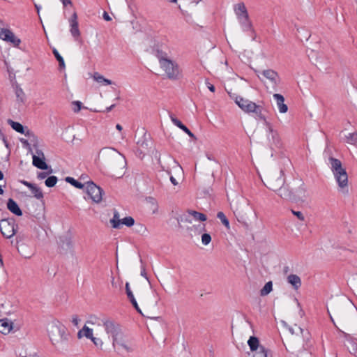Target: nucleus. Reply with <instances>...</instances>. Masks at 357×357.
I'll list each match as a JSON object with an SVG mask.
<instances>
[{"instance_id": "18", "label": "nucleus", "mask_w": 357, "mask_h": 357, "mask_svg": "<svg viewBox=\"0 0 357 357\" xmlns=\"http://www.w3.org/2000/svg\"><path fill=\"white\" fill-rule=\"evenodd\" d=\"M334 176H335V179L338 183V185L340 188H344L347 185L348 176H347V172L345 169L343 171L337 172V173H335Z\"/></svg>"}, {"instance_id": "50", "label": "nucleus", "mask_w": 357, "mask_h": 357, "mask_svg": "<svg viewBox=\"0 0 357 357\" xmlns=\"http://www.w3.org/2000/svg\"><path fill=\"white\" fill-rule=\"evenodd\" d=\"M102 17L105 21H111L112 20V18L110 17V16L106 11H105L103 13Z\"/></svg>"}, {"instance_id": "61", "label": "nucleus", "mask_w": 357, "mask_h": 357, "mask_svg": "<svg viewBox=\"0 0 357 357\" xmlns=\"http://www.w3.org/2000/svg\"><path fill=\"white\" fill-rule=\"evenodd\" d=\"M116 128L119 131H121L123 129L122 126L120 124H117L116 126Z\"/></svg>"}, {"instance_id": "26", "label": "nucleus", "mask_w": 357, "mask_h": 357, "mask_svg": "<svg viewBox=\"0 0 357 357\" xmlns=\"http://www.w3.org/2000/svg\"><path fill=\"white\" fill-rule=\"evenodd\" d=\"M248 344L251 349L252 351L254 353L255 351H259V347H261V345H259V340L256 337H250V339L248 341Z\"/></svg>"}, {"instance_id": "24", "label": "nucleus", "mask_w": 357, "mask_h": 357, "mask_svg": "<svg viewBox=\"0 0 357 357\" xmlns=\"http://www.w3.org/2000/svg\"><path fill=\"white\" fill-rule=\"evenodd\" d=\"M287 281L295 289H298L301 286V280L299 276L295 274H291L287 277Z\"/></svg>"}, {"instance_id": "63", "label": "nucleus", "mask_w": 357, "mask_h": 357, "mask_svg": "<svg viewBox=\"0 0 357 357\" xmlns=\"http://www.w3.org/2000/svg\"><path fill=\"white\" fill-rule=\"evenodd\" d=\"M3 190L2 188V187L0 185V195H3Z\"/></svg>"}, {"instance_id": "19", "label": "nucleus", "mask_w": 357, "mask_h": 357, "mask_svg": "<svg viewBox=\"0 0 357 357\" xmlns=\"http://www.w3.org/2000/svg\"><path fill=\"white\" fill-rule=\"evenodd\" d=\"M7 208L13 214H15V215H16L17 216L22 215V210L20 208V207H19L18 204H17V202L14 199H13L12 198H10L8 200Z\"/></svg>"}, {"instance_id": "40", "label": "nucleus", "mask_w": 357, "mask_h": 357, "mask_svg": "<svg viewBox=\"0 0 357 357\" xmlns=\"http://www.w3.org/2000/svg\"><path fill=\"white\" fill-rule=\"evenodd\" d=\"M121 224L125 225L127 227H132L135 224V220L131 216L126 217L121 220Z\"/></svg>"}, {"instance_id": "49", "label": "nucleus", "mask_w": 357, "mask_h": 357, "mask_svg": "<svg viewBox=\"0 0 357 357\" xmlns=\"http://www.w3.org/2000/svg\"><path fill=\"white\" fill-rule=\"evenodd\" d=\"M63 6L66 7L68 5H70V6H72L73 5V2L71 1V0H60Z\"/></svg>"}, {"instance_id": "13", "label": "nucleus", "mask_w": 357, "mask_h": 357, "mask_svg": "<svg viewBox=\"0 0 357 357\" xmlns=\"http://www.w3.org/2000/svg\"><path fill=\"white\" fill-rule=\"evenodd\" d=\"M69 23L70 29V31L71 35L75 38V40H77L80 36V31L79 29V24L77 21V15L76 12L72 15L70 18L69 19Z\"/></svg>"}, {"instance_id": "32", "label": "nucleus", "mask_w": 357, "mask_h": 357, "mask_svg": "<svg viewBox=\"0 0 357 357\" xmlns=\"http://www.w3.org/2000/svg\"><path fill=\"white\" fill-rule=\"evenodd\" d=\"M253 357H271V356L268 355V349L264 347H260L259 351L254 353Z\"/></svg>"}, {"instance_id": "64", "label": "nucleus", "mask_w": 357, "mask_h": 357, "mask_svg": "<svg viewBox=\"0 0 357 357\" xmlns=\"http://www.w3.org/2000/svg\"><path fill=\"white\" fill-rule=\"evenodd\" d=\"M146 318L148 319H150L151 320L152 319H158L159 317H146Z\"/></svg>"}, {"instance_id": "53", "label": "nucleus", "mask_w": 357, "mask_h": 357, "mask_svg": "<svg viewBox=\"0 0 357 357\" xmlns=\"http://www.w3.org/2000/svg\"><path fill=\"white\" fill-rule=\"evenodd\" d=\"M36 156H39L40 158H45L43 152L40 149H37L36 151Z\"/></svg>"}, {"instance_id": "12", "label": "nucleus", "mask_w": 357, "mask_h": 357, "mask_svg": "<svg viewBox=\"0 0 357 357\" xmlns=\"http://www.w3.org/2000/svg\"><path fill=\"white\" fill-rule=\"evenodd\" d=\"M235 102L243 111L247 113H250L257 108V105L255 102L240 96L236 97Z\"/></svg>"}, {"instance_id": "21", "label": "nucleus", "mask_w": 357, "mask_h": 357, "mask_svg": "<svg viewBox=\"0 0 357 357\" xmlns=\"http://www.w3.org/2000/svg\"><path fill=\"white\" fill-rule=\"evenodd\" d=\"M77 337L79 339L86 337V338L91 339L95 344H97L96 337L93 336V330L86 326H84L83 328L78 332Z\"/></svg>"}, {"instance_id": "6", "label": "nucleus", "mask_w": 357, "mask_h": 357, "mask_svg": "<svg viewBox=\"0 0 357 357\" xmlns=\"http://www.w3.org/2000/svg\"><path fill=\"white\" fill-rule=\"evenodd\" d=\"M47 332L53 344H57L68 340L66 328L58 321H54L47 325Z\"/></svg>"}, {"instance_id": "36", "label": "nucleus", "mask_w": 357, "mask_h": 357, "mask_svg": "<svg viewBox=\"0 0 357 357\" xmlns=\"http://www.w3.org/2000/svg\"><path fill=\"white\" fill-rule=\"evenodd\" d=\"M57 181L58 179L56 176H50L45 180V183L47 187L52 188L56 185Z\"/></svg>"}, {"instance_id": "43", "label": "nucleus", "mask_w": 357, "mask_h": 357, "mask_svg": "<svg viewBox=\"0 0 357 357\" xmlns=\"http://www.w3.org/2000/svg\"><path fill=\"white\" fill-rule=\"evenodd\" d=\"M292 213L296 215L300 220L304 221L305 220V216L301 211H295L294 210H291Z\"/></svg>"}, {"instance_id": "38", "label": "nucleus", "mask_w": 357, "mask_h": 357, "mask_svg": "<svg viewBox=\"0 0 357 357\" xmlns=\"http://www.w3.org/2000/svg\"><path fill=\"white\" fill-rule=\"evenodd\" d=\"M346 142L351 144H355L357 142V132L349 133L347 135Z\"/></svg>"}, {"instance_id": "48", "label": "nucleus", "mask_w": 357, "mask_h": 357, "mask_svg": "<svg viewBox=\"0 0 357 357\" xmlns=\"http://www.w3.org/2000/svg\"><path fill=\"white\" fill-rule=\"evenodd\" d=\"M206 84L208 89L211 92H215V86L212 84H211L208 80H206Z\"/></svg>"}, {"instance_id": "45", "label": "nucleus", "mask_w": 357, "mask_h": 357, "mask_svg": "<svg viewBox=\"0 0 357 357\" xmlns=\"http://www.w3.org/2000/svg\"><path fill=\"white\" fill-rule=\"evenodd\" d=\"M126 291L128 298L132 297V296H134L132 291L130 290L129 282L126 283Z\"/></svg>"}, {"instance_id": "11", "label": "nucleus", "mask_w": 357, "mask_h": 357, "mask_svg": "<svg viewBox=\"0 0 357 357\" xmlns=\"http://www.w3.org/2000/svg\"><path fill=\"white\" fill-rule=\"evenodd\" d=\"M0 39L12 43L15 47H18L21 43L20 39L17 38L10 30L4 28L0 29Z\"/></svg>"}, {"instance_id": "57", "label": "nucleus", "mask_w": 357, "mask_h": 357, "mask_svg": "<svg viewBox=\"0 0 357 357\" xmlns=\"http://www.w3.org/2000/svg\"><path fill=\"white\" fill-rule=\"evenodd\" d=\"M139 231H145L146 230V227L142 225H139Z\"/></svg>"}, {"instance_id": "27", "label": "nucleus", "mask_w": 357, "mask_h": 357, "mask_svg": "<svg viewBox=\"0 0 357 357\" xmlns=\"http://www.w3.org/2000/svg\"><path fill=\"white\" fill-rule=\"evenodd\" d=\"M346 346L350 354L355 355L357 353V343L351 337L347 340Z\"/></svg>"}, {"instance_id": "42", "label": "nucleus", "mask_w": 357, "mask_h": 357, "mask_svg": "<svg viewBox=\"0 0 357 357\" xmlns=\"http://www.w3.org/2000/svg\"><path fill=\"white\" fill-rule=\"evenodd\" d=\"M128 299L130 301V303L132 304V305L134 306V307L135 308L137 312H142V310H140L134 296H132V297H129Z\"/></svg>"}, {"instance_id": "44", "label": "nucleus", "mask_w": 357, "mask_h": 357, "mask_svg": "<svg viewBox=\"0 0 357 357\" xmlns=\"http://www.w3.org/2000/svg\"><path fill=\"white\" fill-rule=\"evenodd\" d=\"M73 105L76 106V107L73 109L75 112H78L81 109L82 102L80 101H73Z\"/></svg>"}, {"instance_id": "22", "label": "nucleus", "mask_w": 357, "mask_h": 357, "mask_svg": "<svg viewBox=\"0 0 357 357\" xmlns=\"http://www.w3.org/2000/svg\"><path fill=\"white\" fill-rule=\"evenodd\" d=\"M170 119L172 121V123L178 127L180 129H181L183 131H184L186 134H188L190 137L195 138L194 134L185 126L182 123V122L178 120L176 117H175L174 115H170Z\"/></svg>"}, {"instance_id": "59", "label": "nucleus", "mask_w": 357, "mask_h": 357, "mask_svg": "<svg viewBox=\"0 0 357 357\" xmlns=\"http://www.w3.org/2000/svg\"><path fill=\"white\" fill-rule=\"evenodd\" d=\"M245 323L246 324H248L251 329L252 328V325L251 322L248 319H247L245 317Z\"/></svg>"}, {"instance_id": "7", "label": "nucleus", "mask_w": 357, "mask_h": 357, "mask_svg": "<svg viewBox=\"0 0 357 357\" xmlns=\"http://www.w3.org/2000/svg\"><path fill=\"white\" fill-rule=\"evenodd\" d=\"M234 12L244 31L252 30V24L249 20L247 8L244 3L241 2L235 5Z\"/></svg>"}, {"instance_id": "20", "label": "nucleus", "mask_w": 357, "mask_h": 357, "mask_svg": "<svg viewBox=\"0 0 357 357\" xmlns=\"http://www.w3.org/2000/svg\"><path fill=\"white\" fill-rule=\"evenodd\" d=\"M273 98L276 100L278 107L279 109L280 112L285 113L288 110V107L286 104L284 103V98L283 96L279 93L273 94Z\"/></svg>"}, {"instance_id": "58", "label": "nucleus", "mask_w": 357, "mask_h": 357, "mask_svg": "<svg viewBox=\"0 0 357 357\" xmlns=\"http://www.w3.org/2000/svg\"><path fill=\"white\" fill-rule=\"evenodd\" d=\"M114 107H115V104H113V105H110L109 107H107L106 108V112H110Z\"/></svg>"}, {"instance_id": "9", "label": "nucleus", "mask_w": 357, "mask_h": 357, "mask_svg": "<svg viewBox=\"0 0 357 357\" xmlns=\"http://www.w3.org/2000/svg\"><path fill=\"white\" fill-rule=\"evenodd\" d=\"M86 191L90 199L96 203L102 200L103 190L92 181L86 183Z\"/></svg>"}, {"instance_id": "4", "label": "nucleus", "mask_w": 357, "mask_h": 357, "mask_svg": "<svg viewBox=\"0 0 357 357\" xmlns=\"http://www.w3.org/2000/svg\"><path fill=\"white\" fill-rule=\"evenodd\" d=\"M156 57L158 59L160 68L165 71L169 79L176 80L181 76V69L178 64L169 58L167 54L158 50Z\"/></svg>"}, {"instance_id": "25", "label": "nucleus", "mask_w": 357, "mask_h": 357, "mask_svg": "<svg viewBox=\"0 0 357 357\" xmlns=\"http://www.w3.org/2000/svg\"><path fill=\"white\" fill-rule=\"evenodd\" d=\"M331 169L333 174L337 173V172H341L344 170L342 167L341 161L338 159L331 158H330Z\"/></svg>"}, {"instance_id": "10", "label": "nucleus", "mask_w": 357, "mask_h": 357, "mask_svg": "<svg viewBox=\"0 0 357 357\" xmlns=\"http://www.w3.org/2000/svg\"><path fill=\"white\" fill-rule=\"evenodd\" d=\"M266 127L268 130V145L271 149L279 148L281 145L280 139L277 131L274 130L269 122H266Z\"/></svg>"}, {"instance_id": "16", "label": "nucleus", "mask_w": 357, "mask_h": 357, "mask_svg": "<svg viewBox=\"0 0 357 357\" xmlns=\"http://www.w3.org/2000/svg\"><path fill=\"white\" fill-rule=\"evenodd\" d=\"M18 241L16 243V247L17 248L18 252L24 258L30 259L34 254L33 250L25 243H22L20 245H17Z\"/></svg>"}, {"instance_id": "37", "label": "nucleus", "mask_w": 357, "mask_h": 357, "mask_svg": "<svg viewBox=\"0 0 357 357\" xmlns=\"http://www.w3.org/2000/svg\"><path fill=\"white\" fill-rule=\"evenodd\" d=\"M217 218L220 220L222 223L227 228L229 227V222L223 212L220 211L217 214Z\"/></svg>"}, {"instance_id": "28", "label": "nucleus", "mask_w": 357, "mask_h": 357, "mask_svg": "<svg viewBox=\"0 0 357 357\" xmlns=\"http://www.w3.org/2000/svg\"><path fill=\"white\" fill-rule=\"evenodd\" d=\"M188 213L192 215L195 220L204 222L206 221L207 219L206 215L205 214L193 210H188Z\"/></svg>"}, {"instance_id": "3", "label": "nucleus", "mask_w": 357, "mask_h": 357, "mask_svg": "<svg viewBox=\"0 0 357 357\" xmlns=\"http://www.w3.org/2000/svg\"><path fill=\"white\" fill-rule=\"evenodd\" d=\"M103 326L107 334L112 337L114 347L121 351L125 349L127 351H130L126 344L125 337L121 331V326L113 320L106 319L103 321Z\"/></svg>"}, {"instance_id": "8", "label": "nucleus", "mask_w": 357, "mask_h": 357, "mask_svg": "<svg viewBox=\"0 0 357 357\" xmlns=\"http://www.w3.org/2000/svg\"><path fill=\"white\" fill-rule=\"evenodd\" d=\"M16 227L17 226L15 225L13 219H3L0 220V231L7 238H10L15 234Z\"/></svg>"}, {"instance_id": "23", "label": "nucleus", "mask_w": 357, "mask_h": 357, "mask_svg": "<svg viewBox=\"0 0 357 357\" xmlns=\"http://www.w3.org/2000/svg\"><path fill=\"white\" fill-rule=\"evenodd\" d=\"M45 160V158H40L36 155H33V165L40 169L46 170L49 168Z\"/></svg>"}, {"instance_id": "2", "label": "nucleus", "mask_w": 357, "mask_h": 357, "mask_svg": "<svg viewBox=\"0 0 357 357\" xmlns=\"http://www.w3.org/2000/svg\"><path fill=\"white\" fill-rule=\"evenodd\" d=\"M105 165L116 174L121 177L124 174L126 160L123 155L113 148H103L100 151Z\"/></svg>"}, {"instance_id": "62", "label": "nucleus", "mask_w": 357, "mask_h": 357, "mask_svg": "<svg viewBox=\"0 0 357 357\" xmlns=\"http://www.w3.org/2000/svg\"><path fill=\"white\" fill-rule=\"evenodd\" d=\"M3 178V174L2 173V172L0 170V180H2Z\"/></svg>"}, {"instance_id": "56", "label": "nucleus", "mask_w": 357, "mask_h": 357, "mask_svg": "<svg viewBox=\"0 0 357 357\" xmlns=\"http://www.w3.org/2000/svg\"><path fill=\"white\" fill-rule=\"evenodd\" d=\"M21 94H24L22 89H18V90H17V91H16V95H17V97H20V96Z\"/></svg>"}, {"instance_id": "47", "label": "nucleus", "mask_w": 357, "mask_h": 357, "mask_svg": "<svg viewBox=\"0 0 357 357\" xmlns=\"http://www.w3.org/2000/svg\"><path fill=\"white\" fill-rule=\"evenodd\" d=\"M21 183H22L23 185H24L25 186L28 187L30 190L32 189V188L35 185L34 184L31 183H29L26 181H24V180H22L20 181Z\"/></svg>"}, {"instance_id": "17", "label": "nucleus", "mask_w": 357, "mask_h": 357, "mask_svg": "<svg viewBox=\"0 0 357 357\" xmlns=\"http://www.w3.org/2000/svg\"><path fill=\"white\" fill-rule=\"evenodd\" d=\"M13 328V322L8 319H0V332L3 335H7L11 332Z\"/></svg>"}, {"instance_id": "46", "label": "nucleus", "mask_w": 357, "mask_h": 357, "mask_svg": "<svg viewBox=\"0 0 357 357\" xmlns=\"http://www.w3.org/2000/svg\"><path fill=\"white\" fill-rule=\"evenodd\" d=\"M52 170L51 169L50 172H40V173H38L37 177H38V179H40V180L44 179V178H45L47 176V175L50 173L52 172Z\"/></svg>"}, {"instance_id": "39", "label": "nucleus", "mask_w": 357, "mask_h": 357, "mask_svg": "<svg viewBox=\"0 0 357 357\" xmlns=\"http://www.w3.org/2000/svg\"><path fill=\"white\" fill-rule=\"evenodd\" d=\"M31 190L36 199H40L43 198V194L41 190L36 185H34Z\"/></svg>"}, {"instance_id": "51", "label": "nucleus", "mask_w": 357, "mask_h": 357, "mask_svg": "<svg viewBox=\"0 0 357 357\" xmlns=\"http://www.w3.org/2000/svg\"><path fill=\"white\" fill-rule=\"evenodd\" d=\"M79 321L80 320L77 317H73L72 322L75 326H78Z\"/></svg>"}, {"instance_id": "41", "label": "nucleus", "mask_w": 357, "mask_h": 357, "mask_svg": "<svg viewBox=\"0 0 357 357\" xmlns=\"http://www.w3.org/2000/svg\"><path fill=\"white\" fill-rule=\"evenodd\" d=\"M211 241V237L208 234H204L202 236V242L204 245H208Z\"/></svg>"}, {"instance_id": "29", "label": "nucleus", "mask_w": 357, "mask_h": 357, "mask_svg": "<svg viewBox=\"0 0 357 357\" xmlns=\"http://www.w3.org/2000/svg\"><path fill=\"white\" fill-rule=\"evenodd\" d=\"M121 220L119 212L116 210H114V216L110 220V223L112 224V227L114 229H119L120 227Z\"/></svg>"}, {"instance_id": "54", "label": "nucleus", "mask_w": 357, "mask_h": 357, "mask_svg": "<svg viewBox=\"0 0 357 357\" xmlns=\"http://www.w3.org/2000/svg\"><path fill=\"white\" fill-rule=\"evenodd\" d=\"M170 181L174 185H177L178 183L173 176H170Z\"/></svg>"}, {"instance_id": "5", "label": "nucleus", "mask_w": 357, "mask_h": 357, "mask_svg": "<svg viewBox=\"0 0 357 357\" xmlns=\"http://www.w3.org/2000/svg\"><path fill=\"white\" fill-rule=\"evenodd\" d=\"M303 318L302 314H297V316L289 319V321L295 326V328L289 326L285 321H281L284 326L288 328L291 334V336L287 340L288 346L291 349L295 347L294 342L296 340L301 343V337L300 335H301L303 338L305 337L306 335H307V333H306L305 335L303 334V330L301 327V320L303 319Z\"/></svg>"}, {"instance_id": "30", "label": "nucleus", "mask_w": 357, "mask_h": 357, "mask_svg": "<svg viewBox=\"0 0 357 357\" xmlns=\"http://www.w3.org/2000/svg\"><path fill=\"white\" fill-rule=\"evenodd\" d=\"M65 180H66V181L67 183H70L72 185H73L74 187H75V188H77L78 189H82L85 186L84 184H82V183L77 181V180L73 178V177L68 176V177L66 178Z\"/></svg>"}, {"instance_id": "52", "label": "nucleus", "mask_w": 357, "mask_h": 357, "mask_svg": "<svg viewBox=\"0 0 357 357\" xmlns=\"http://www.w3.org/2000/svg\"><path fill=\"white\" fill-rule=\"evenodd\" d=\"M20 141H21V142L23 144V145L24 146L29 148V149H31L30 144H29V142H28V141L26 139H21Z\"/></svg>"}, {"instance_id": "14", "label": "nucleus", "mask_w": 357, "mask_h": 357, "mask_svg": "<svg viewBox=\"0 0 357 357\" xmlns=\"http://www.w3.org/2000/svg\"><path fill=\"white\" fill-rule=\"evenodd\" d=\"M8 123L12 127V128L15 130L16 132L21 134H24L27 137L32 136L33 138L36 137L35 135L32 133V132L30 131L29 130H26V131H25L24 127L20 123L13 121L11 119H9L8 121Z\"/></svg>"}, {"instance_id": "31", "label": "nucleus", "mask_w": 357, "mask_h": 357, "mask_svg": "<svg viewBox=\"0 0 357 357\" xmlns=\"http://www.w3.org/2000/svg\"><path fill=\"white\" fill-rule=\"evenodd\" d=\"M273 289V283L271 281H269L265 284L264 287L260 291V294L262 296L268 295Z\"/></svg>"}, {"instance_id": "33", "label": "nucleus", "mask_w": 357, "mask_h": 357, "mask_svg": "<svg viewBox=\"0 0 357 357\" xmlns=\"http://www.w3.org/2000/svg\"><path fill=\"white\" fill-rule=\"evenodd\" d=\"M93 79L98 82H103L105 84H112V82L110 79L105 78L102 75L98 73H95L93 75Z\"/></svg>"}, {"instance_id": "1", "label": "nucleus", "mask_w": 357, "mask_h": 357, "mask_svg": "<svg viewBox=\"0 0 357 357\" xmlns=\"http://www.w3.org/2000/svg\"><path fill=\"white\" fill-rule=\"evenodd\" d=\"M264 179V184L282 199L303 202L307 196L304 182L301 179L294 178L292 183H286L282 169L269 170L265 175Z\"/></svg>"}, {"instance_id": "15", "label": "nucleus", "mask_w": 357, "mask_h": 357, "mask_svg": "<svg viewBox=\"0 0 357 357\" xmlns=\"http://www.w3.org/2000/svg\"><path fill=\"white\" fill-rule=\"evenodd\" d=\"M261 75L270 80L274 85H278L280 82V77L278 73L272 69L264 70L261 72Z\"/></svg>"}, {"instance_id": "35", "label": "nucleus", "mask_w": 357, "mask_h": 357, "mask_svg": "<svg viewBox=\"0 0 357 357\" xmlns=\"http://www.w3.org/2000/svg\"><path fill=\"white\" fill-rule=\"evenodd\" d=\"M52 52H53L55 58L56 59V60L59 62V67L61 68H65L64 60H63V57L60 55L59 52L54 48V49H53Z\"/></svg>"}, {"instance_id": "60", "label": "nucleus", "mask_w": 357, "mask_h": 357, "mask_svg": "<svg viewBox=\"0 0 357 357\" xmlns=\"http://www.w3.org/2000/svg\"><path fill=\"white\" fill-rule=\"evenodd\" d=\"M206 157L210 160H215V158H213V156L211 154L206 153Z\"/></svg>"}, {"instance_id": "55", "label": "nucleus", "mask_w": 357, "mask_h": 357, "mask_svg": "<svg viewBox=\"0 0 357 357\" xmlns=\"http://www.w3.org/2000/svg\"><path fill=\"white\" fill-rule=\"evenodd\" d=\"M141 275L148 279L146 270L144 266L142 267Z\"/></svg>"}, {"instance_id": "34", "label": "nucleus", "mask_w": 357, "mask_h": 357, "mask_svg": "<svg viewBox=\"0 0 357 357\" xmlns=\"http://www.w3.org/2000/svg\"><path fill=\"white\" fill-rule=\"evenodd\" d=\"M252 112H254L256 114L257 117L260 119L261 120L264 121V125L266 126V122H268L266 119V117L262 114V107L260 105H257V108L255 110H253Z\"/></svg>"}]
</instances>
